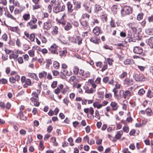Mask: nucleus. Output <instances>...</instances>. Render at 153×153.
Returning <instances> with one entry per match:
<instances>
[{
    "label": "nucleus",
    "mask_w": 153,
    "mask_h": 153,
    "mask_svg": "<svg viewBox=\"0 0 153 153\" xmlns=\"http://www.w3.org/2000/svg\"><path fill=\"white\" fill-rule=\"evenodd\" d=\"M147 43L151 48H153V37H150Z\"/></svg>",
    "instance_id": "26"
},
{
    "label": "nucleus",
    "mask_w": 153,
    "mask_h": 153,
    "mask_svg": "<svg viewBox=\"0 0 153 153\" xmlns=\"http://www.w3.org/2000/svg\"><path fill=\"white\" fill-rule=\"evenodd\" d=\"M22 83L25 82V84L23 85V87L25 88L27 87L28 86H31L32 85V82L30 79H26L25 76H22L21 79Z\"/></svg>",
    "instance_id": "5"
},
{
    "label": "nucleus",
    "mask_w": 153,
    "mask_h": 153,
    "mask_svg": "<svg viewBox=\"0 0 153 153\" xmlns=\"http://www.w3.org/2000/svg\"><path fill=\"white\" fill-rule=\"evenodd\" d=\"M88 84L89 85H91L93 88L92 89H95L97 85L94 83V80L92 79H89L88 82Z\"/></svg>",
    "instance_id": "20"
},
{
    "label": "nucleus",
    "mask_w": 153,
    "mask_h": 153,
    "mask_svg": "<svg viewBox=\"0 0 153 153\" xmlns=\"http://www.w3.org/2000/svg\"><path fill=\"white\" fill-rule=\"evenodd\" d=\"M5 14L8 18H10L14 20L16 19V18L14 17L13 16L10 14L9 12H8L7 13H5Z\"/></svg>",
    "instance_id": "32"
},
{
    "label": "nucleus",
    "mask_w": 153,
    "mask_h": 153,
    "mask_svg": "<svg viewBox=\"0 0 153 153\" xmlns=\"http://www.w3.org/2000/svg\"><path fill=\"white\" fill-rule=\"evenodd\" d=\"M93 32L97 36H98L100 33H102L100 28L98 27H95L93 30Z\"/></svg>",
    "instance_id": "13"
},
{
    "label": "nucleus",
    "mask_w": 153,
    "mask_h": 153,
    "mask_svg": "<svg viewBox=\"0 0 153 153\" xmlns=\"http://www.w3.org/2000/svg\"><path fill=\"white\" fill-rule=\"evenodd\" d=\"M23 19L26 21H27L29 20L30 19V15L29 14H25L23 16Z\"/></svg>",
    "instance_id": "31"
},
{
    "label": "nucleus",
    "mask_w": 153,
    "mask_h": 153,
    "mask_svg": "<svg viewBox=\"0 0 153 153\" xmlns=\"http://www.w3.org/2000/svg\"><path fill=\"white\" fill-rule=\"evenodd\" d=\"M46 68H48L49 67L50 65L52 64V61L49 58L46 59Z\"/></svg>",
    "instance_id": "27"
},
{
    "label": "nucleus",
    "mask_w": 153,
    "mask_h": 153,
    "mask_svg": "<svg viewBox=\"0 0 153 153\" xmlns=\"http://www.w3.org/2000/svg\"><path fill=\"white\" fill-rule=\"evenodd\" d=\"M123 131L122 130L119 131L117 132L115 137H113L112 141L113 142H115L117 140L120 139L123 134Z\"/></svg>",
    "instance_id": "6"
},
{
    "label": "nucleus",
    "mask_w": 153,
    "mask_h": 153,
    "mask_svg": "<svg viewBox=\"0 0 153 153\" xmlns=\"http://www.w3.org/2000/svg\"><path fill=\"white\" fill-rule=\"evenodd\" d=\"M52 130L53 127L51 126L50 125L48 126L47 129V131L48 132L50 133L51 132Z\"/></svg>",
    "instance_id": "62"
},
{
    "label": "nucleus",
    "mask_w": 153,
    "mask_h": 153,
    "mask_svg": "<svg viewBox=\"0 0 153 153\" xmlns=\"http://www.w3.org/2000/svg\"><path fill=\"white\" fill-rule=\"evenodd\" d=\"M53 75L54 76H56L59 75V73L57 71L54 70L52 71Z\"/></svg>",
    "instance_id": "60"
},
{
    "label": "nucleus",
    "mask_w": 153,
    "mask_h": 153,
    "mask_svg": "<svg viewBox=\"0 0 153 153\" xmlns=\"http://www.w3.org/2000/svg\"><path fill=\"white\" fill-rule=\"evenodd\" d=\"M143 50L142 48L139 47H135L133 49L134 52L136 53L140 54L142 53Z\"/></svg>",
    "instance_id": "14"
},
{
    "label": "nucleus",
    "mask_w": 153,
    "mask_h": 153,
    "mask_svg": "<svg viewBox=\"0 0 153 153\" xmlns=\"http://www.w3.org/2000/svg\"><path fill=\"white\" fill-rule=\"evenodd\" d=\"M28 54H29V56L30 57L33 56L34 54V51L33 50H31L29 51L28 52Z\"/></svg>",
    "instance_id": "63"
},
{
    "label": "nucleus",
    "mask_w": 153,
    "mask_h": 153,
    "mask_svg": "<svg viewBox=\"0 0 153 153\" xmlns=\"http://www.w3.org/2000/svg\"><path fill=\"white\" fill-rule=\"evenodd\" d=\"M147 96L150 98H152L153 97V93L151 90H149L148 91Z\"/></svg>",
    "instance_id": "41"
},
{
    "label": "nucleus",
    "mask_w": 153,
    "mask_h": 153,
    "mask_svg": "<svg viewBox=\"0 0 153 153\" xmlns=\"http://www.w3.org/2000/svg\"><path fill=\"white\" fill-rule=\"evenodd\" d=\"M125 83L128 85H132L134 83V81L133 79L129 78H126L124 80Z\"/></svg>",
    "instance_id": "12"
},
{
    "label": "nucleus",
    "mask_w": 153,
    "mask_h": 153,
    "mask_svg": "<svg viewBox=\"0 0 153 153\" xmlns=\"http://www.w3.org/2000/svg\"><path fill=\"white\" fill-rule=\"evenodd\" d=\"M124 63L125 65L131 64L134 63V61L131 59H128L124 61Z\"/></svg>",
    "instance_id": "21"
},
{
    "label": "nucleus",
    "mask_w": 153,
    "mask_h": 153,
    "mask_svg": "<svg viewBox=\"0 0 153 153\" xmlns=\"http://www.w3.org/2000/svg\"><path fill=\"white\" fill-rule=\"evenodd\" d=\"M39 147L42 151L44 149V146L43 144V142L42 141H40L39 142Z\"/></svg>",
    "instance_id": "50"
},
{
    "label": "nucleus",
    "mask_w": 153,
    "mask_h": 153,
    "mask_svg": "<svg viewBox=\"0 0 153 153\" xmlns=\"http://www.w3.org/2000/svg\"><path fill=\"white\" fill-rule=\"evenodd\" d=\"M67 53V51L65 50L63 51H59V55L61 56H65Z\"/></svg>",
    "instance_id": "29"
},
{
    "label": "nucleus",
    "mask_w": 153,
    "mask_h": 153,
    "mask_svg": "<svg viewBox=\"0 0 153 153\" xmlns=\"http://www.w3.org/2000/svg\"><path fill=\"white\" fill-rule=\"evenodd\" d=\"M72 26L69 23H67L66 26L64 27L65 30L67 31L69 30L71 28Z\"/></svg>",
    "instance_id": "30"
},
{
    "label": "nucleus",
    "mask_w": 153,
    "mask_h": 153,
    "mask_svg": "<svg viewBox=\"0 0 153 153\" xmlns=\"http://www.w3.org/2000/svg\"><path fill=\"white\" fill-rule=\"evenodd\" d=\"M90 74L89 71H86L84 72L82 77L86 78L90 76Z\"/></svg>",
    "instance_id": "42"
},
{
    "label": "nucleus",
    "mask_w": 153,
    "mask_h": 153,
    "mask_svg": "<svg viewBox=\"0 0 153 153\" xmlns=\"http://www.w3.org/2000/svg\"><path fill=\"white\" fill-rule=\"evenodd\" d=\"M110 25L111 27H114L116 26L114 20H112L110 22Z\"/></svg>",
    "instance_id": "55"
},
{
    "label": "nucleus",
    "mask_w": 153,
    "mask_h": 153,
    "mask_svg": "<svg viewBox=\"0 0 153 153\" xmlns=\"http://www.w3.org/2000/svg\"><path fill=\"white\" fill-rule=\"evenodd\" d=\"M58 33V27L57 26H55L52 32V34L56 35Z\"/></svg>",
    "instance_id": "37"
},
{
    "label": "nucleus",
    "mask_w": 153,
    "mask_h": 153,
    "mask_svg": "<svg viewBox=\"0 0 153 153\" xmlns=\"http://www.w3.org/2000/svg\"><path fill=\"white\" fill-rule=\"evenodd\" d=\"M68 141L70 143V145L71 146H73L74 145V144L73 142V139L71 137L68 139Z\"/></svg>",
    "instance_id": "43"
},
{
    "label": "nucleus",
    "mask_w": 153,
    "mask_h": 153,
    "mask_svg": "<svg viewBox=\"0 0 153 153\" xmlns=\"http://www.w3.org/2000/svg\"><path fill=\"white\" fill-rule=\"evenodd\" d=\"M32 96L33 97L39 98V94L36 91H33L32 93Z\"/></svg>",
    "instance_id": "52"
},
{
    "label": "nucleus",
    "mask_w": 153,
    "mask_h": 153,
    "mask_svg": "<svg viewBox=\"0 0 153 153\" xmlns=\"http://www.w3.org/2000/svg\"><path fill=\"white\" fill-rule=\"evenodd\" d=\"M132 96L131 93L129 90L124 91L121 90L119 92V95H117V99L120 100L121 98L128 100Z\"/></svg>",
    "instance_id": "1"
},
{
    "label": "nucleus",
    "mask_w": 153,
    "mask_h": 153,
    "mask_svg": "<svg viewBox=\"0 0 153 153\" xmlns=\"http://www.w3.org/2000/svg\"><path fill=\"white\" fill-rule=\"evenodd\" d=\"M108 68V65L107 63L106 62H104V64H102V68L101 71L102 72L104 71L106 69H107Z\"/></svg>",
    "instance_id": "34"
},
{
    "label": "nucleus",
    "mask_w": 153,
    "mask_h": 153,
    "mask_svg": "<svg viewBox=\"0 0 153 153\" xmlns=\"http://www.w3.org/2000/svg\"><path fill=\"white\" fill-rule=\"evenodd\" d=\"M76 76H75L73 75L71 76L70 79H69V81L70 82H73L74 80L76 79Z\"/></svg>",
    "instance_id": "58"
},
{
    "label": "nucleus",
    "mask_w": 153,
    "mask_h": 153,
    "mask_svg": "<svg viewBox=\"0 0 153 153\" xmlns=\"http://www.w3.org/2000/svg\"><path fill=\"white\" fill-rule=\"evenodd\" d=\"M95 11L96 12H98L99 11L101 10L102 9L101 6L100 5L97 4H95Z\"/></svg>",
    "instance_id": "35"
},
{
    "label": "nucleus",
    "mask_w": 153,
    "mask_h": 153,
    "mask_svg": "<svg viewBox=\"0 0 153 153\" xmlns=\"http://www.w3.org/2000/svg\"><path fill=\"white\" fill-rule=\"evenodd\" d=\"M7 83V80L4 78H2L0 79V84H6Z\"/></svg>",
    "instance_id": "46"
},
{
    "label": "nucleus",
    "mask_w": 153,
    "mask_h": 153,
    "mask_svg": "<svg viewBox=\"0 0 153 153\" xmlns=\"http://www.w3.org/2000/svg\"><path fill=\"white\" fill-rule=\"evenodd\" d=\"M123 131L126 133H128L129 131V128L128 127L124 126L123 128Z\"/></svg>",
    "instance_id": "53"
},
{
    "label": "nucleus",
    "mask_w": 153,
    "mask_h": 153,
    "mask_svg": "<svg viewBox=\"0 0 153 153\" xmlns=\"http://www.w3.org/2000/svg\"><path fill=\"white\" fill-rule=\"evenodd\" d=\"M63 102L67 106H68L69 103H71L70 101L67 98H65L63 99Z\"/></svg>",
    "instance_id": "44"
},
{
    "label": "nucleus",
    "mask_w": 153,
    "mask_h": 153,
    "mask_svg": "<svg viewBox=\"0 0 153 153\" xmlns=\"http://www.w3.org/2000/svg\"><path fill=\"white\" fill-rule=\"evenodd\" d=\"M76 39L78 40V44L79 45H80L82 43V39L79 36H77L76 37Z\"/></svg>",
    "instance_id": "47"
},
{
    "label": "nucleus",
    "mask_w": 153,
    "mask_h": 153,
    "mask_svg": "<svg viewBox=\"0 0 153 153\" xmlns=\"http://www.w3.org/2000/svg\"><path fill=\"white\" fill-rule=\"evenodd\" d=\"M145 31L146 33L148 35H153V29L152 28H147L145 30Z\"/></svg>",
    "instance_id": "28"
},
{
    "label": "nucleus",
    "mask_w": 153,
    "mask_h": 153,
    "mask_svg": "<svg viewBox=\"0 0 153 153\" xmlns=\"http://www.w3.org/2000/svg\"><path fill=\"white\" fill-rule=\"evenodd\" d=\"M73 71L74 75H78L79 71V68L77 66H74L73 67Z\"/></svg>",
    "instance_id": "24"
},
{
    "label": "nucleus",
    "mask_w": 153,
    "mask_h": 153,
    "mask_svg": "<svg viewBox=\"0 0 153 153\" xmlns=\"http://www.w3.org/2000/svg\"><path fill=\"white\" fill-rule=\"evenodd\" d=\"M90 40L91 42H92L95 44H99L98 39H96V38L91 37L90 38Z\"/></svg>",
    "instance_id": "38"
},
{
    "label": "nucleus",
    "mask_w": 153,
    "mask_h": 153,
    "mask_svg": "<svg viewBox=\"0 0 153 153\" xmlns=\"http://www.w3.org/2000/svg\"><path fill=\"white\" fill-rule=\"evenodd\" d=\"M80 23L81 25L83 26V27H85L87 25V22L86 21H81L80 22Z\"/></svg>",
    "instance_id": "57"
},
{
    "label": "nucleus",
    "mask_w": 153,
    "mask_h": 153,
    "mask_svg": "<svg viewBox=\"0 0 153 153\" xmlns=\"http://www.w3.org/2000/svg\"><path fill=\"white\" fill-rule=\"evenodd\" d=\"M57 84V82L56 81H53L51 84V87L53 88H55L56 87Z\"/></svg>",
    "instance_id": "54"
},
{
    "label": "nucleus",
    "mask_w": 153,
    "mask_h": 153,
    "mask_svg": "<svg viewBox=\"0 0 153 153\" xmlns=\"http://www.w3.org/2000/svg\"><path fill=\"white\" fill-rule=\"evenodd\" d=\"M110 106L111 107V110L113 111H117L119 106L117 103L115 102H112L110 104Z\"/></svg>",
    "instance_id": "11"
},
{
    "label": "nucleus",
    "mask_w": 153,
    "mask_h": 153,
    "mask_svg": "<svg viewBox=\"0 0 153 153\" xmlns=\"http://www.w3.org/2000/svg\"><path fill=\"white\" fill-rule=\"evenodd\" d=\"M30 100L32 102H35L39 100V98H36L32 97L30 98Z\"/></svg>",
    "instance_id": "61"
},
{
    "label": "nucleus",
    "mask_w": 153,
    "mask_h": 153,
    "mask_svg": "<svg viewBox=\"0 0 153 153\" xmlns=\"http://www.w3.org/2000/svg\"><path fill=\"white\" fill-rule=\"evenodd\" d=\"M96 66L100 68H102V63L101 62H96Z\"/></svg>",
    "instance_id": "49"
},
{
    "label": "nucleus",
    "mask_w": 153,
    "mask_h": 153,
    "mask_svg": "<svg viewBox=\"0 0 153 153\" xmlns=\"http://www.w3.org/2000/svg\"><path fill=\"white\" fill-rule=\"evenodd\" d=\"M69 89V87L68 86H67L66 88H64L61 91V93L63 94H65L68 90Z\"/></svg>",
    "instance_id": "56"
},
{
    "label": "nucleus",
    "mask_w": 153,
    "mask_h": 153,
    "mask_svg": "<svg viewBox=\"0 0 153 153\" xmlns=\"http://www.w3.org/2000/svg\"><path fill=\"white\" fill-rule=\"evenodd\" d=\"M41 6L38 4H35V5L33 6V9L35 10L39 9L41 8Z\"/></svg>",
    "instance_id": "45"
},
{
    "label": "nucleus",
    "mask_w": 153,
    "mask_h": 153,
    "mask_svg": "<svg viewBox=\"0 0 153 153\" xmlns=\"http://www.w3.org/2000/svg\"><path fill=\"white\" fill-rule=\"evenodd\" d=\"M145 91L143 88H142L139 90L138 91V94L140 96H142L145 93Z\"/></svg>",
    "instance_id": "39"
},
{
    "label": "nucleus",
    "mask_w": 153,
    "mask_h": 153,
    "mask_svg": "<svg viewBox=\"0 0 153 153\" xmlns=\"http://www.w3.org/2000/svg\"><path fill=\"white\" fill-rule=\"evenodd\" d=\"M68 10L69 12L72 13L74 10L73 9L72 4L70 1H68L67 4Z\"/></svg>",
    "instance_id": "17"
},
{
    "label": "nucleus",
    "mask_w": 153,
    "mask_h": 153,
    "mask_svg": "<svg viewBox=\"0 0 153 153\" xmlns=\"http://www.w3.org/2000/svg\"><path fill=\"white\" fill-rule=\"evenodd\" d=\"M85 10L88 13H90L91 12L92 6L90 4H86L84 5Z\"/></svg>",
    "instance_id": "18"
},
{
    "label": "nucleus",
    "mask_w": 153,
    "mask_h": 153,
    "mask_svg": "<svg viewBox=\"0 0 153 153\" xmlns=\"http://www.w3.org/2000/svg\"><path fill=\"white\" fill-rule=\"evenodd\" d=\"M28 76L33 79L37 81L39 80V79L36 74L33 73H28L27 74Z\"/></svg>",
    "instance_id": "19"
},
{
    "label": "nucleus",
    "mask_w": 153,
    "mask_h": 153,
    "mask_svg": "<svg viewBox=\"0 0 153 153\" xmlns=\"http://www.w3.org/2000/svg\"><path fill=\"white\" fill-rule=\"evenodd\" d=\"M18 116L19 117L20 119L23 120H26L27 119L26 116H24L22 111H20L19 112Z\"/></svg>",
    "instance_id": "16"
},
{
    "label": "nucleus",
    "mask_w": 153,
    "mask_h": 153,
    "mask_svg": "<svg viewBox=\"0 0 153 153\" xmlns=\"http://www.w3.org/2000/svg\"><path fill=\"white\" fill-rule=\"evenodd\" d=\"M90 16L87 13H83L82 16V18L83 19L85 18L88 19L90 17Z\"/></svg>",
    "instance_id": "48"
},
{
    "label": "nucleus",
    "mask_w": 153,
    "mask_h": 153,
    "mask_svg": "<svg viewBox=\"0 0 153 153\" xmlns=\"http://www.w3.org/2000/svg\"><path fill=\"white\" fill-rule=\"evenodd\" d=\"M57 46L56 44H53L49 48V50L51 53L57 54Z\"/></svg>",
    "instance_id": "7"
},
{
    "label": "nucleus",
    "mask_w": 153,
    "mask_h": 153,
    "mask_svg": "<svg viewBox=\"0 0 153 153\" xmlns=\"http://www.w3.org/2000/svg\"><path fill=\"white\" fill-rule=\"evenodd\" d=\"M37 22V19L33 16L32 17V20L27 23L26 26L31 30L36 29L37 28V25L36 24Z\"/></svg>",
    "instance_id": "2"
},
{
    "label": "nucleus",
    "mask_w": 153,
    "mask_h": 153,
    "mask_svg": "<svg viewBox=\"0 0 153 153\" xmlns=\"http://www.w3.org/2000/svg\"><path fill=\"white\" fill-rule=\"evenodd\" d=\"M135 79L136 81L139 82H142L146 81V79L143 75H139L138 74L135 75Z\"/></svg>",
    "instance_id": "8"
},
{
    "label": "nucleus",
    "mask_w": 153,
    "mask_h": 153,
    "mask_svg": "<svg viewBox=\"0 0 153 153\" xmlns=\"http://www.w3.org/2000/svg\"><path fill=\"white\" fill-rule=\"evenodd\" d=\"M47 74V73L45 71H43L39 74V77L40 79H42L43 78H45Z\"/></svg>",
    "instance_id": "25"
},
{
    "label": "nucleus",
    "mask_w": 153,
    "mask_h": 153,
    "mask_svg": "<svg viewBox=\"0 0 153 153\" xmlns=\"http://www.w3.org/2000/svg\"><path fill=\"white\" fill-rule=\"evenodd\" d=\"M143 13L138 14L137 17V19L138 20H140L141 19L143 18Z\"/></svg>",
    "instance_id": "64"
},
{
    "label": "nucleus",
    "mask_w": 153,
    "mask_h": 153,
    "mask_svg": "<svg viewBox=\"0 0 153 153\" xmlns=\"http://www.w3.org/2000/svg\"><path fill=\"white\" fill-rule=\"evenodd\" d=\"M63 88V85L62 84H60L58 86V87L54 90L55 93L58 94L60 92V90L62 89Z\"/></svg>",
    "instance_id": "23"
},
{
    "label": "nucleus",
    "mask_w": 153,
    "mask_h": 153,
    "mask_svg": "<svg viewBox=\"0 0 153 153\" xmlns=\"http://www.w3.org/2000/svg\"><path fill=\"white\" fill-rule=\"evenodd\" d=\"M95 117L98 120H100V115L99 113V111L97 110H96L95 112Z\"/></svg>",
    "instance_id": "36"
},
{
    "label": "nucleus",
    "mask_w": 153,
    "mask_h": 153,
    "mask_svg": "<svg viewBox=\"0 0 153 153\" xmlns=\"http://www.w3.org/2000/svg\"><path fill=\"white\" fill-rule=\"evenodd\" d=\"M5 52L7 54H9V57L10 58H14V57H18V55L17 54H14L13 52L11 51V50L6 49L5 50Z\"/></svg>",
    "instance_id": "10"
},
{
    "label": "nucleus",
    "mask_w": 153,
    "mask_h": 153,
    "mask_svg": "<svg viewBox=\"0 0 153 153\" xmlns=\"http://www.w3.org/2000/svg\"><path fill=\"white\" fill-rule=\"evenodd\" d=\"M96 91V90L94 89H92V88H91L90 89H86L85 92L89 93V94H91L93 93H94Z\"/></svg>",
    "instance_id": "33"
},
{
    "label": "nucleus",
    "mask_w": 153,
    "mask_h": 153,
    "mask_svg": "<svg viewBox=\"0 0 153 153\" xmlns=\"http://www.w3.org/2000/svg\"><path fill=\"white\" fill-rule=\"evenodd\" d=\"M44 28L48 30H49L51 27V22H47L44 23Z\"/></svg>",
    "instance_id": "15"
},
{
    "label": "nucleus",
    "mask_w": 153,
    "mask_h": 153,
    "mask_svg": "<svg viewBox=\"0 0 153 153\" xmlns=\"http://www.w3.org/2000/svg\"><path fill=\"white\" fill-rule=\"evenodd\" d=\"M84 111L87 114L88 117L90 119L92 120L94 118V116L93 115L94 111L92 107L85 108L84 109Z\"/></svg>",
    "instance_id": "3"
},
{
    "label": "nucleus",
    "mask_w": 153,
    "mask_h": 153,
    "mask_svg": "<svg viewBox=\"0 0 153 153\" xmlns=\"http://www.w3.org/2000/svg\"><path fill=\"white\" fill-rule=\"evenodd\" d=\"M53 66L55 68L58 69L59 68V64L57 62L54 61L53 63Z\"/></svg>",
    "instance_id": "40"
},
{
    "label": "nucleus",
    "mask_w": 153,
    "mask_h": 153,
    "mask_svg": "<svg viewBox=\"0 0 153 153\" xmlns=\"http://www.w3.org/2000/svg\"><path fill=\"white\" fill-rule=\"evenodd\" d=\"M15 60H17L19 64H22L23 63V60L22 58H14Z\"/></svg>",
    "instance_id": "51"
},
{
    "label": "nucleus",
    "mask_w": 153,
    "mask_h": 153,
    "mask_svg": "<svg viewBox=\"0 0 153 153\" xmlns=\"http://www.w3.org/2000/svg\"><path fill=\"white\" fill-rule=\"evenodd\" d=\"M127 75V74L125 72H123V73L121 74L120 76V78L123 79Z\"/></svg>",
    "instance_id": "59"
},
{
    "label": "nucleus",
    "mask_w": 153,
    "mask_h": 153,
    "mask_svg": "<svg viewBox=\"0 0 153 153\" xmlns=\"http://www.w3.org/2000/svg\"><path fill=\"white\" fill-rule=\"evenodd\" d=\"M146 114L149 116H151L153 115L152 109L151 108H148L146 110Z\"/></svg>",
    "instance_id": "22"
},
{
    "label": "nucleus",
    "mask_w": 153,
    "mask_h": 153,
    "mask_svg": "<svg viewBox=\"0 0 153 153\" xmlns=\"http://www.w3.org/2000/svg\"><path fill=\"white\" fill-rule=\"evenodd\" d=\"M65 5H62L61 7L59 6H56L54 8V12L56 13L58 12L63 11L65 10Z\"/></svg>",
    "instance_id": "9"
},
{
    "label": "nucleus",
    "mask_w": 153,
    "mask_h": 153,
    "mask_svg": "<svg viewBox=\"0 0 153 153\" xmlns=\"http://www.w3.org/2000/svg\"><path fill=\"white\" fill-rule=\"evenodd\" d=\"M121 14L123 16L128 15L132 12V9L130 6H124L121 10Z\"/></svg>",
    "instance_id": "4"
}]
</instances>
